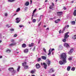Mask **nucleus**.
Returning a JSON list of instances; mask_svg holds the SVG:
<instances>
[{"instance_id":"f257e3e1","label":"nucleus","mask_w":76,"mask_h":76,"mask_svg":"<svg viewBox=\"0 0 76 76\" xmlns=\"http://www.w3.org/2000/svg\"><path fill=\"white\" fill-rule=\"evenodd\" d=\"M60 58L61 60H66L67 58V56L66 53H62L61 54Z\"/></svg>"},{"instance_id":"f03ea898","label":"nucleus","mask_w":76,"mask_h":76,"mask_svg":"<svg viewBox=\"0 0 76 76\" xmlns=\"http://www.w3.org/2000/svg\"><path fill=\"white\" fill-rule=\"evenodd\" d=\"M59 64L61 65H62L63 64H64L65 63H67V61L66 60H64V59H62V60H60L59 62Z\"/></svg>"},{"instance_id":"7ed1b4c3","label":"nucleus","mask_w":76,"mask_h":76,"mask_svg":"<svg viewBox=\"0 0 76 76\" xmlns=\"http://www.w3.org/2000/svg\"><path fill=\"white\" fill-rule=\"evenodd\" d=\"M8 70L10 71V72H13L14 73H15L16 72V71L14 70V69L13 67H10L8 68Z\"/></svg>"},{"instance_id":"20e7f679","label":"nucleus","mask_w":76,"mask_h":76,"mask_svg":"<svg viewBox=\"0 0 76 76\" xmlns=\"http://www.w3.org/2000/svg\"><path fill=\"white\" fill-rule=\"evenodd\" d=\"M69 33V32H67V33L65 34V35L64 36V38H66L67 39L69 37V35H68V34Z\"/></svg>"},{"instance_id":"39448f33","label":"nucleus","mask_w":76,"mask_h":76,"mask_svg":"<svg viewBox=\"0 0 76 76\" xmlns=\"http://www.w3.org/2000/svg\"><path fill=\"white\" fill-rule=\"evenodd\" d=\"M36 69H39L41 67V65L39 64H36Z\"/></svg>"},{"instance_id":"423d86ee","label":"nucleus","mask_w":76,"mask_h":76,"mask_svg":"<svg viewBox=\"0 0 76 76\" xmlns=\"http://www.w3.org/2000/svg\"><path fill=\"white\" fill-rule=\"evenodd\" d=\"M57 14L58 16H60L61 15H63V12H57Z\"/></svg>"},{"instance_id":"0eeeda50","label":"nucleus","mask_w":76,"mask_h":76,"mask_svg":"<svg viewBox=\"0 0 76 76\" xmlns=\"http://www.w3.org/2000/svg\"><path fill=\"white\" fill-rule=\"evenodd\" d=\"M15 20H16V23H19V22H20V19H19V18H16Z\"/></svg>"},{"instance_id":"6e6552de","label":"nucleus","mask_w":76,"mask_h":76,"mask_svg":"<svg viewBox=\"0 0 76 76\" xmlns=\"http://www.w3.org/2000/svg\"><path fill=\"white\" fill-rule=\"evenodd\" d=\"M64 45L65 47H66L67 48H68L70 47L69 45V44L67 43H65V44H64Z\"/></svg>"},{"instance_id":"1a4fd4ad","label":"nucleus","mask_w":76,"mask_h":76,"mask_svg":"<svg viewBox=\"0 0 76 76\" xmlns=\"http://www.w3.org/2000/svg\"><path fill=\"white\" fill-rule=\"evenodd\" d=\"M43 65L44 66V68L45 69H47V65L45 64V63H43Z\"/></svg>"},{"instance_id":"9d476101","label":"nucleus","mask_w":76,"mask_h":76,"mask_svg":"<svg viewBox=\"0 0 76 76\" xmlns=\"http://www.w3.org/2000/svg\"><path fill=\"white\" fill-rule=\"evenodd\" d=\"M47 63L48 64V66H49L50 65V64H51V61L48 60V61H47Z\"/></svg>"},{"instance_id":"9b49d317","label":"nucleus","mask_w":76,"mask_h":76,"mask_svg":"<svg viewBox=\"0 0 76 76\" xmlns=\"http://www.w3.org/2000/svg\"><path fill=\"white\" fill-rule=\"evenodd\" d=\"M54 72V70L53 68H51L50 69V71L49 72V73H53Z\"/></svg>"},{"instance_id":"f8f14e48","label":"nucleus","mask_w":76,"mask_h":76,"mask_svg":"<svg viewBox=\"0 0 76 76\" xmlns=\"http://www.w3.org/2000/svg\"><path fill=\"white\" fill-rule=\"evenodd\" d=\"M60 21V19L59 18L56 20H55V22L56 23H58Z\"/></svg>"},{"instance_id":"ddd939ff","label":"nucleus","mask_w":76,"mask_h":76,"mask_svg":"<svg viewBox=\"0 0 76 76\" xmlns=\"http://www.w3.org/2000/svg\"><path fill=\"white\" fill-rule=\"evenodd\" d=\"M26 62H24V63H22V66H23L24 67V66H25L27 64Z\"/></svg>"},{"instance_id":"4468645a","label":"nucleus","mask_w":76,"mask_h":76,"mask_svg":"<svg viewBox=\"0 0 76 76\" xmlns=\"http://www.w3.org/2000/svg\"><path fill=\"white\" fill-rule=\"evenodd\" d=\"M26 47V45L25 43H23L22 45V47L23 48H25Z\"/></svg>"},{"instance_id":"2eb2a0df","label":"nucleus","mask_w":76,"mask_h":76,"mask_svg":"<svg viewBox=\"0 0 76 76\" xmlns=\"http://www.w3.org/2000/svg\"><path fill=\"white\" fill-rule=\"evenodd\" d=\"M29 4V2L28 1H27L25 4V6H28Z\"/></svg>"},{"instance_id":"dca6fc26","label":"nucleus","mask_w":76,"mask_h":76,"mask_svg":"<svg viewBox=\"0 0 76 76\" xmlns=\"http://www.w3.org/2000/svg\"><path fill=\"white\" fill-rule=\"evenodd\" d=\"M71 69V67L70 66H68L67 67V71H70V69Z\"/></svg>"},{"instance_id":"f3484780","label":"nucleus","mask_w":76,"mask_h":76,"mask_svg":"<svg viewBox=\"0 0 76 76\" xmlns=\"http://www.w3.org/2000/svg\"><path fill=\"white\" fill-rule=\"evenodd\" d=\"M34 45V43H31V44H29L28 45V47H32Z\"/></svg>"},{"instance_id":"a211bd4d","label":"nucleus","mask_w":76,"mask_h":76,"mask_svg":"<svg viewBox=\"0 0 76 76\" xmlns=\"http://www.w3.org/2000/svg\"><path fill=\"white\" fill-rule=\"evenodd\" d=\"M16 44V43H11L9 45V46L10 47H11L12 46H13V45H15Z\"/></svg>"},{"instance_id":"6ab92c4d","label":"nucleus","mask_w":76,"mask_h":76,"mask_svg":"<svg viewBox=\"0 0 76 76\" xmlns=\"http://www.w3.org/2000/svg\"><path fill=\"white\" fill-rule=\"evenodd\" d=\"M51 49H50L49 50V53H48V56H50V54H51Z\"/></svg>"},{"instance_id":"aec40b11","label":"nucleus","mask_w":76,"mask_h":76,"mask_svg":"<svg viewBox=\"0 0 76 76\" xmlns=\"http://www.w3.org/2000/svg\"><path fill=\"white\" fill-rule=\"evenodd\" d=\"M66 38H64V39H63L62 40V41L64 42H66Z\"/></svg>"},{"instance_id":"412c9836","label":"nucleus","mask_w":76,"mask_h":76,"mask_svg":"<svg viewBox=\"0 0 76 76\" xmlns=\"http://www.w3.org/2000/svg\"><path fill=\"white\" fill-rule=\"evenodd\" d=\"M6 52H7V53H10V52H11V50L8 49H7L6 51Z\"/></svg>"},{"instance_id":"4be33fe9","label":"nucleus","mask_w":76,"mask_h":76,"mask_svg":"<svg viewBox=\"0 0 76 76\" xmlns=\"http://www.w3.org/2000/svg\"><path fill=\"white\" fill-rule=\"evenodd\" d=\"M24 52L25 53H27L28 52V49H25L24 50Z\"/></svg>"},{"instance_id":"5701e85b","label":"nucleus","mask_w":76,"mask_h":76,"mask_svg":"<svg viewBox=\"0 0 76 76\" xmlns=\"http://www.w3.org/2000/svg\"><path fill=\"white\" fill-rule=\"evenodd\" d=\"M72 38L74 39H76V35H74L72 37Z\"/></svg>"},{"instance_id":"b1692460","label":"nucleus","mask_w":76,"mask_h":76,"mask_svg":"<svg viewBox=\"0 0 76 76\" xmlns=\"http://www.w3.org/2000/svg\"><path fill=\"white\" fill-rule=\"evenodd\" d=\"M42 59L43 60H46V57L45 56H42Z\"/></svg>"},{"instance_id":"393cba45","label":"nucleus","mask_w":76,"mask_h":76,"mask_svg":"<svg viewBox=\"0 0 76 76\" xmlns=\"http://www.w3.org/2000/svg\"><path fill=\"white\" fill-rule=\"evenodd\" d=\"M24 67V69H28V65H25Z\"/></svg>"},{"instance_id":"a878e982","label":"nucleus","mask_w":76,"mask_h":76,"mask_svg":"<svg viewBox=\"0 0 76 76\" xmlns=\"http://www.w3.org/2000/svg\"><path fill=\"white\" fill-rule=\"evenodd\" d=\"M72 25H75V21H73L71 22Z\"/></svg>"},{"instance_id":"bb28decb","label":"nucleus","mask_w":76,"mask_h":76,"mask_svg":"<svg viewBox=\"0 0 76 76\" xmlns=\"http://www.w3.org/2000/svg\"><path fill=\"white\" fill-rule=\"evenodd\" d=\"M74 15L75 16H76V10H75L73 13Z\"/></svg>"},{"instance_id":"cd10ccee","label":"nucleus","mask_w":76,"mask_h":76,"mask_svg":"<svg viewBox=\"0 0 76 76\" xmlns=\"http://www.w3.org/2000/svg\"><path fill=\"white\" fill-rule=\"evenodd\" d=\"M20 8H18L17 9V10H16V12H18L19 11H20Z\"/></svg>"},{"instance_id":"c85d7f7f","label":"nucleus","mask_w":76,"mask_h":76,"mask_svg":"<svg viewBox=\"0 0 76 76\" xmlns=\"http://www.w3.org/2000/svg\"><path fill=\"white\" fill-rule=\"evenodd\" d=\"M20 66H18V67L17 69V71L18 72H19V70H20Z\"/></svg>"},{"instance_id":"c756f323","label":"nucleus","mask_w":76,"mask_h":76,"mask_svg":"<svg viewBox=\"0 0 76 76\" xmlns=\"http://www.w3.org/2000/svg\"><path fill=\"white\" fill-rule=\"evenodd\" d=\"M75 70V67H73L71 68V70H72V71H74Z\"/></svg>"},{"instance_id":"7c9ffc66","label":"nucleus","mask_w":76,"mask_h":76,"mask_svg":"<svg viewBox=\"0 0 76 76\" xmlns=\"http://www.w3.org/2000/svg\"><path fill=\"white\" fill-rule=\"evenodd\" d=\"M53 6L52 5H50L49 7V9H53Z\"/></svg>"},{"instance_id":"2f4dec72","label":"nucleus","mask_w":76,"mask_h":76,"mask_svg":"<svg viewBox=\"0 0 76 76\" xmlns=\"http://www.w3.org/2000/svg\"><path fill=\"white\" fill-rule=\"evenodd\" d=\"M15 1V0H8V1L9 2H13V1Z\"/></svg>"},{"instance_id":"473e14b6","label":"nucleus","mask_w":76,"mask_h":76,"mask_svg":"<svg viewBox=\"0 0 76 76\" xmlns=\"http://www.w3.org/2000/svg\"><path fill=\"white\" fill-rule=\"evenodd\" d=\"M69 51H70V52H71L72 53H73V48L71 49Z\"/></svg>"},{"instance_id":"72a5a7b5","label":"nucleus","mask_w":76,"mask_h":76,"mask_svg":"<svg viewBox=\"0 0 76 76\" xmlns=\"http://www.w3.org/2000/svg\"><path fill=\"white\" fill-rule=\"evenodd\" d=\"M35 73V71H34L32 70L31 72V73H32V74H34Z\"/></svg>"},{"instance_id":"f704fd0d","label":"nucleus","mask_w":76,"mask_h":76,"mask_svg":"<svg viewBox=\"0 0 76 76\" xmlns=\"http://www.w3.org/2000/svg\"><path fill=\"white\" fill-rule=\"evenodd\" d=\"M20 28H22V27H24V26L23 25H20L19 26Z\"/></svg>"},{"instance_id":"c9c22d12","label":"nucleus","mask_w":76,"mask_h":76,"mask_svg":"<svg viewBox=\"0 0 76 76\" xmlns=\"http://www.w3.org/2000/svg\"><path fill=\"white\" fill-rule=\"evenodd\" d=\"M35 22H36V20L35 19H34L33 20V23H34Z\"/></svg>"},{"instance_id":"e433bc0d","label":"nucleus","mask_w":76,"mask_h":76,"mask_svg":"<svg viewBox=\"0 0 76 76\" xmlns=\"http://www.w3.org/2000/svg\"><path fill=\"white\" fill-rule=\"evenodd\" d=\"M72 53L71 52H70V51H69V52H68V54H70V55H71V54H72Z\"/></svg>"},{"instance_id":"4c0bfd02","label":"nucleus","mask_w":76,"mask_h":76,"mask_svg":"<svg viewBox=\"0 0 76 76\" xmlns=\"http://www.w3.org/2000/svg\"><path fill=\"white\" fill-rule=\"evenodd\" d=\"M36 10H37V9H35L33 11V14H34V13H35V12L36 11Z\"/></svg>"},{"instance_id":"58836bf2","label":"nucleus","mask_w":76,"mask_h":76,"mask_svg":"<svg viewBox=\"0 0 76 76\" xmlns=\"http://www.w3.org/2000/svg\"><path fill=\"white\" fill-rule=\"evenodd\" d=\"M41 61V58H39L38 60H37V61Z\"/></svg>"},{"instance_id":"ea45409f","label":"nucleus","mask_w":76,"mask_h":76,"mask_svg":"<svg viewBox=\"0 0 76 76\" xmlns=\"http://www.w3.org/2000/svg\"><path fill=\"white\" fill-rule=\"evenodd\" d=\"M43 50L44 51V52H45V53H46V50L45 49V48H44L43 49Z\"/></svg>"},{"instance_id":"a19ab883","label":"nucleus","mask_w":76,"mask_h":76,"mask_svg":"<svg viewBox=\"0 0 76 76\" xmlns=\"http://www.w3.org/2000/svg\"><path fill=\"white\" fill-rule=\"evenodd\" d=\"M17 36H18V35H17V34H14V37H17Z\"/></svg>"},{"instance_id":"79ce46f5","label":"nucleus","mask_w":76,"mask_h":76,"mask_svg":"<svg viewBox=\"0 0 76 76\" xmlns=\"http://www.w3.org/2000/svg\"><path fill=\"white\" fill-rule=\"evenodd\" d=\"M68 60L69 61L72 60V58H69Z\"/></svg>"},{"instance_id":"37998d69","label":"nucleus","mask_w":76,"mask_h":76,"mask_svg":"<svg viewBox=\"0 0 76 76\" xmlns=\"http://www.w3.org/2000/svg\"><path fill=\"white\" fill-rule=\"evenodd\" d=\"M41 18V15L39 17V19L38 20L39 22V21H40Z\"/></svg>"},{"instance_id":"c03bdc74","label":"nucleus","mask_w":76,"mask_h":76,"mask_svg":"<svg viewBox=\"0 0 76 76\" xmlns=\"http://www.w3.org/2000/svg\"><path fill=\"white\" fill-rule=\"evenodd\" d=\"M10 31H14V29L13 28H11L10 29Z\"/></svg>"},{"instance_id":"a18cd8bd","label":"nucleus","mask_w":76,"mask_h":76,"mask_svg":"<svg viewBox=\"0 0 76 76\" xmlns=\"http://www.w3.org/2000/svg\"><path fill=\"white\" fill-rule=\"evenodd\" d=\"M41 22H40L38 24V26H39L40 25H41Z\"/></svg>"},{"instance_id":"49530a36","label":"nucleus","mask_w":76,"mask_h":76,"mask_svg":"<svg viewBox=\"0 0 76 76\" xmlns=\"http://www.w3.org/2000/svg\"><path fill=\"white\" fill-rule=\"evenodd\" d=\"M52 6H54V4L53 2L52 3Z\"/></svg>"},{"instance_id":"de8ad7c7","label":"nucleus","mask_w":76,"mask_h":76,"mask_svg":"<svg viewBox=\"0 0 76 76\" xmlns=\"http://www.w3.org/2000/svg\"><path fill=\"white\" fill-rule=\"evenodd\" d=\"M28 9V7H26L25 8H24V10H26L27 9Z\"/></svg>"},{"instance_id":"09e8293b","label":"nucleus","mask_w":76,"mask_h":76,"mask_svg":"<svg viewBox=\"0 0 76 76\" xmlns=\"http://www.w3.org/2000/svg\"><path fill=\"white\" fill-rule=\"evenodd\" d=\"M14 41H15V40H14L13 39H12L11 40V42H13Z\"/></svg>"},{"instance_id":"8fccbe9b","label":"nucleus","mask_w":76,"mask_h":76,"mask_svg":"<svg viewBox=\"0 0 76 76\" xmlns=\"http://www.w3.org/2000/svg\"><path fill=\"white\" fill-rule=\"evenodd\" d=\"M5 16H7V13H5Z\"/></svg>"},{"instance_id":"3c124183","label":"nucleus","mask_w":76,"mask_h":76,"mask_svg":"<svg viewBox=\"0 0 76 76\" xmlns=\"http://www.w3.org/2000/svg\"><path fill=\"white\" fill-rule=\"evenodd\" d=\"M64 10H66V7H64Z\"/></svg>"},{"instance_id":"603ef678","label":"nucleus","mask_w":76,"mask_h":76,"mask_svg":"<svg viewBox=\"0 0 76 76\" xmlns=\"http://www.w3.org/2000/svg\"><path fill=\"white\" fill-rule=\"evenodd\" d=\"M54 49H52L51 52H52V51H54Z\"/></svg>"},{"instance_id":"864d4df0","label":"nucleus","mask_w":76,"mask_h":76,"mask_svg":"<svg viewBox=\"0 0 76 76\" xmlns=\"http://www.w3.org/2000/svg\"><path fill=\"white\" fill-rule=\"evenodd\" d=\"M66 26L67 28H69V25H67Z\"/></svg>"},{"instance_id":"5fc2aeb1","label":"nucleus","mask_w":76,"mask_h":76,"mask_svg":"<svg viewBox=\"0 0 76 76\" xmlns=\"http://www.w3.org/2000/svg\"><path fill=\"white\" fill-rule=\"evenodd\" d=\"M9 26V24H7V25H6V26L7 27H8Z\"/></svg>"},{"instance_id":"6e6d98bb","label":"nucleus","mask_w":76,"mask_h":76,"mask_svg":"<svg viewBox=\"0 0 76 76\" xmlns=\"http://www.w3.org/2000/svg\"><path fill=\"white\" fill-rule=\"evenodd\" d=\"M30 1H31L30 4H31L32 3V0H30Z\"/></svg>"},{"instance_id":"4d7b16f0","label":"nucleus","mask_w":76,"mask_h":76,"mask_svg":"<svg viewBox=\"0 0 76 76\" xmlns=\"http://www.w3.org/2000/svg\"><path fill=\"white\" fill-rule=\"evenodd\" d=\"M53 19V18H50V20H51Z\"/></svg>"},{"instance_id":"13d9d810","label":"nucleus","mask_w":76,"mask_h":76,"mask_svg":"<svg viewBox=\"0 0 76 76\" xmlns=\"http://www.w3.org/2000/svg\"><path fill=\"white\" fill-rule=\"evenodd\" d=\"M47 1H48V0H45V3H46V2H47Z\"/></svg>"},{"instance_id":"bf43d9fd","label":"nucleus","mask_w":76,"mask_h":76,"mask_svg":"<svg viewBox=\"0 0 76 76\" xmlns=\"http://www.w3.org/2000/svg\"><path fill=\"white\" fill-rule=\"evenodd\" d=\"M64 31H63V30L61 31V33H64Z\"/></svg>"},{"instance_id":"052dcab7","label":"nucleus","mask_w":76,"mask_h":76,"mask_svg":"<svg viewBox=\"0 0 76 76\" xmlns=\"http://www.w3.org/2000/svg\"><path fill=\"white\" fill-rule=\"evenodd\" d=\"M61 30H60L59 31V34L61 33Z\"/></svg>"},{"instance_id":"680f3d73","label":"nucleus","mask_w":76,"mask_h":76,"mask_svg":"<svg viewBox=\"0 0 76 76\" xmlns=\"http://www.w3.org/2000/svg\"><path fill=\"white\" fill-rule=\"evenodd\" d=\"M2 57H3V56H0V58H2Z\"/></svg>"},{"instance_id":"e2e57ef3","label":"nucleus","mask_w":76,"mask_h":76,"mask_svg":"<svg viewBox=\"0 0 76 76\" xmlns=\"http://www.w3.org/2000/svg\"><path fill=\"white\" fill-rule=\"evenodd\" d=\"M63 31H64L65 30V28H64L63 29Z\"/></svg>"},{"instance_id":"0e129e2a","label":"nucleus","mask_w":76,"mask_h":76,"mask_svg":"<svg viewBox=\"0 0 76 76\" xmlns=\"http://www.w3.org/2000/svg\"><path fill=\"white\" fill-rule=\"evenodd\" d=\"M44 28H45V27H46V26H45V25H44Z\"/></svg>"},{"instance_id":"69168bd1","label":"nucleus","mask_w":76,"mask_h":76,"mask_svg":"<svg viewBox=\"0 0 76 76\" xmlns=\"http://www.w3.org/2000/svg\"><path fill=\"white\" fill-rule=\"evenodd\" d=\"M49 30V28H46V30Z\"/></svg>"},{"instance_id":"338daca9","label":"nucleus","mask_w":76,"mask_h":76,"mask_svg":"<svg viewBox=\"0 0 76 76\" xmlns=\"http://www.w3.org/2000/svg\"><path fill=\"white\" fill-rule=\"evenodd\" d=\"M52 76H55V75H54V74L52 75Z\"/></svg>"},{"instance_id":"774afa93","label":"nucleus","mask_w":76,"mask_h":76,"mask_svg":"<svg viewBox=\"0 0 76 76\" xmlns=\"http://www.w3.org/2000/svg\"><path fill=\"white\" fill-rule=\"evenodd\" d=\"M31 76H35V75H31Z\"/></svg>"}]
</instances>
